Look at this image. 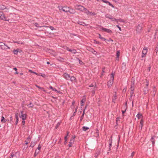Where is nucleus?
I'll use <instances>...</instances> for the list:
<instances>
[{
  "instance_id": "nucleus-1",
  "label": "nucleus",
  "mask_w": 158,
  "mask_h": 158,
  "mask_svg": "<svg viewBox=\"0 0 158 158\" xmlns=\"http://www.w3.org/2000/svg\"><path fill=\"white\" fill-rule=\"evenodd\" d=\"M80 11H81L86 13L87 15H89L91 16L95 15V14L94 13H92L90 12L86 8H85L82 6L80 5Z\"/></svg>"
},
{
  "instance_id": "nucleus-2",
  "label": "nucleus",
  "mask_w": 158,
  "mask_h": 158,
  "mask_svg": "<svg viewBox=\"0 0 158 158\" xmlns=\"http://www.w3.org/2000/svg\"><path fill=\"white\" fill-rule=\"evenodd\" d=\"M21 114L19 115L20 118L22 119V124L23 126V127H24V126L25 125V120L27 118V114H25L23 113V111H21Z\"/></svg>"
},
{
  "instance_id": "nucleus-3",
  "label": "nucleus",
  "mask_w": 158,
  "mask_h": 158,
  "mask_svg": "<svg viewBox=\"0 0 158 158\" xmlns=\"http://www.w3.org/2000/svg\"><path fill=\"white\" fill-rule=\"evenodd\" d=\"M0 48L2 50H6L7 49H10V48L5 44L0 42Z\"/></svg>"
},
{
  "instance_id": "nucleus-4",
  "label": "nucleus",
  "mask_w": 158,
  "mask_h": 158,
  "mask_svg": "<svg viewBox=\"0 0 158 158\" xmlns=\"http://www.w3.org/2000/svg\"><path fill=\"white\" fill-rule=\"evenodd\" d=\"M9 8L3 5H0V10H4L5 12H9Z\"/></svg>"
},
{
  "instance_id": "nucleus-5",
  "label": "nucleus",
  "mask_w": 158,
  "mask_h": 158,
  "mask_svg": "<svg viewBox=\"0 0 158 158\" xmlns=\"http://www.w3.org/2000/svg\"><path fill=\"white\" fill-rule=\"evenodd\" d=\"M0 19L2 20L9 21V19H7L6 17L5 16V15L2 12L0 11Z\"/></svg>"
},
{
  "instance_id": "nucleus-6",
  "label": "nucleus",
  "mask_w": 158,
  "mask_h": 158,
  "mask_svg": "<svg viewBox=\"0 0 158 158\" xmlns=\"http://www.w3.org/2000/svg\"><path fill=\"white\" fill-rule=\"evenodd\" d=\"M148 52V49L147 48L144 47L143 50L142 52V57H144L146 56V55Z\"/></svg>"
},
{
  "instance_id": "nucleus-7",
  "label": "nucleus",
  "mask_w": 158,
  "mask_h": 158,
  "mask_svg": "<svg viewBox=\"0 0 158 158\" xmlns=\"http://www.w3.org/2000/svg\"><path fill=\"white\" fill-rule=\"evenodd\" d=\"M59 9L60 10H62L63 11L66 12H68L69 11V8L67 6L60 7Z\"/></svg>"
},
{
  "instance_id": "nucleus-8",
  "label": "nucleus",
  "mask_w": 158,
  "mask_h": 158,
  "mask_svg": "<svg viewBox=\"0 0 158 158\" xmlns=\"http://www.w3.org/2000/svg\"><path fill=\"white\" fill-rule=\"evenodd\" d=\"M143 24L140 23L138 25L136 28V31L138 32H140L142 29Z\"/></svg>"
},
{
  "instance_id": "nucleus-9",
  "label": "nucleus",
  "mask_w": 158,
  "mask_h": 158,
  "mask_svg": "<svg viewBox=\"0 0 158 158\" xmlns=\"http://www.w3.org/2000/svg\"><path fill=\"white\" fill-rule=\"evenodd\" d=\"M75 138V136H72V138L70 140V142H69V144L68 145V146L69 147L72 146V145L74 141V138Z\"/></svg>"
},
{
  "instance_id": "nucleus-10",
  "label": "nucleus",
  "mask_w": 158,
  "mask_h": 158,
  "mask_svg": "<svg viewBox=\"0 0 158 158\" xmlns=\"http://www.w3.org/2000/svg\"><path fill=\"white\" fill-rule=\"evenodd\" d=\"M100 29L106 32L109 33H111L112 32V31L110 29L105 28L102 27H101Z\"/></svg>"
},
{
  "instance_id": "nucleus-11",
  "label": "nucleus",
  "mask_w": 158,
  "mask_h": 158,
  "mask_svg": "<svg viewBox=\"0 0 158 158\" xmlns=\"http://www.w3.org/2000/svg\"><path fill=\"white\" fill-rule=\"evenodd\" d=\"M64 77L66 79L69 80L70 77V76L69 74H68L67 73H65L63 74Z\"/></svg>"
},
{
  "instance_id": "nucleus-12",
  "label": "nucleus",
  "mask_w": 158,
  "mask_h": 158,
  "mask_svg": "<svg viewBox=\"0 0 158 158\" xmlns=\"http://www.w3.org/2000/svg\"><path fill=\"white\" fill-rule=\"evenodd\" d=\"M114 81L110 80L107 82V85L108 88H110L113 83Z\"/></svg>"
},
{
  "instance_id": "nucleus-13",
  "label": "nucleus",
  "mask_w": 158,
  "mask_h": 158,
  "mask_svg": "<svg viewBox=\"0 0 158 158\" xmlns=\"http://www.w3.org/2000/svg\"><path fill=\"white\" fill-rule=\"evenodd\" d=\"M86 98L85 96H84L83 97L81 101V106H83L84 105V103L86 101Z\"/></svg>"
},
{
  "instance_id": "nucleus-14",
  "label": "nucleus",
  "mask_w": 158,
  "mask_h": 158,
  "mask_svg": "<svg viewBox=\"0 0 158 158\" xmlns=\"http://www.w3.org/2000/svg\"><path fill=\"white\" fill-rule=\"evenodd\" d=\"M112 137H111L109 139V151H110L111 150V148L112 146Z\"/></svg>"
},
{
  "instance_id": "nucleus-15",
  "label": "nucleus",
  "mask_w": 158,
  "mask_h": 158,
  "mask_svg": "<svg viewBox=\"0 0 158 158\" xmlns=\"http://www.w3.org/2000/svg\"><path fill=\"white\" fill-rule=\"evenodd\" d=\"M34 25H35V27H48V26H40L39 24H38V23H34Z\"/></svg>"
},
{
  "instance_id": "nucleus-16",
  "label": "nucleus",
  "mask_w": 158,
  "mask_h": 158,
  "mask_svg": "<svg viewBox=\"0 0 158 158\" xmlns=\"http://www.w3.org/2000/svg\"><path fill=\"white\" fill-rule=\"evenodd\" d=\"M155 138V136H154L152 137V138L150 139V140L152 143V145L153 146L154 145V144L155 143V140H154V138Z\"/></svg>"
},
{
  "instance_id": "nucleus-17",
  "label": "nucleus",
  "mask_w": 158,
  "mask_h": 158,
  "mask_svg": "<svg viewBox=\"0 0 158 158\" xmlns=\"http://www.w3.org/2000/svg\"><path fill=\"white\" fill-rule=\"evenodd\" d=\"M96 87V85L95 84V86L94 88L92 89V93L93 95H94L95 93V90H96L95 88Z\"/></svg>"
},
{
  "instance_id": "nucleus-18",
  "label": "nucleus",
  "mask_w": 158,
  "mask_h": 158,
  "mask_svg": "<svg viewBox=\"0 0 158 158\" xmlns=\"http://www.w3.org/2000/svg\"><path fill=\"white\" fill-rule=\"evenodd\" d=\"M126 63H123L122 64V69L123 70H125L126 69Z\"/></svg>"
},
{
  "instance_id": "nucleus-19",
  "label": "nucleus",
  "mask_w": 158,
  "mask_h": 158,
  "mask_svg": "<svg viewBox=\"0 0 158 158\" xmlns=\"http://www.w3.org/2000/svg\"><path fill=\"white\" fill-rule=\"evenodd\" d=\"M2 119H1V122L2 123H5L6 122V120L4 117L3 116H2Z\"/></svg>"
},
{
  "instance_id": "nucleus-20",
  "label": "nucleus",
  "mask_w": 158,
  "mask_h": 158,
  "mask_svg": "<svg viewBox=\"0 0 158 158\" xmlns=\"http://www.w3.org/2000/svg\"><path fill=\"white\" fill-rule=\"evenodd\" d=\"M86 107H87V106H86L85 107V109L84 110V111H83V112L82 115H81V119H80V121L82 119H83V118L84 117V114H85V109H86Z\"/></svg>"
},
{
  "instance_id": "nucleus-21",
  "label": "nucleus",
  "mask_w": 158,
  "mask_h": 158,
  "mask_svg": "<svg viewBox=\"0 0 158 158\" xmlns=\"http://www.w3.org/2000/svg\"><path fill=\"white\" fill-rule=\"evenodd\" d=\"M71 81H76V78L73 76L70 77V80Z\"/></svg>"
},
{
  "instance_id": "nucleus-22",
  "label": "nucleus",
  "mask_w": 158,
  "mask_h": 158,
  "mask_svg": "<svg viewBox=\"0 0 158 158\" xmlns=\"http://www.w3.org/2000/svg\"><path fill=\"white\" fill-rule=\"evenodd\" d=\"M143 120L141 119L139 125V127L141 129H142L143 126Z\"/></svg>"
},
{
  "instance_id": "nucleus-23",
  "label": "nucleus",
  "mask_w": 158,
  "mask_h": 158,
  "mask_svg": "<svg viewBox=\"0 0 158 158\" xmlns=\"http://www.w3.org/2000/svg\"><path fill=\"white\" fill-rule=\"evenodd\" d=\"M19 49H14L13 51V52L14 53V54L15 55H17L18 53V52H19Z\"/></svg>"
},
{
  "instance_id": "nucleus-24",
  "label": "nucleus",
  "mask_w": 158,
  "mask_h": 158,
  "mask_svg": "<svg viewBox=\"0 0 158 158\" xmlns=\"http://www.w3.org/2000/svg\"><path fill=\"white\" fill-rule=\"evenodd\" d=\"M110 19H111L112 21L113 22H116L117 23L118 22V20L114 18L113 16H112Z\"/></svg>"
},
{
  "instance_id": "nucleus-25",
  "label": "nucleus",
  "mask_w": 158,
  "mask_h": 158,
  "mask_svg": "<svg viewBox=\"0 0 158 158\" xmlns=\"http://www.w3.org/2000/svg\"><path fill=\"white\" fill-rule=\"evenodd\" d=\"M93 49H94L93 48L90 47H87V50L89 51V52H92V51H93Z\"/></svg>"
},
{
  "instance_id": "nucleus-26",
  "label": "nucleus",
  "mask_w": 158,
  "mask_h": 158,
  "mask_svg": "<svg viewBox=\"0 0 158 158\" xmlns=\"http://www.w3.org/2000/svg\"><path fill=\"white\" fill-rule=\"evenodd\" d=\"M114 74L112 73L110 74V80L114 81Z\"/></svg>"
},
{
  "instance_id": "nucleus-27",
  "label": "nucleus",
  "mask_w": 158,
  "mask_h": 158,
  "mask_svg": "<svg viewBox=\"0 0 158 158\" xmlns=\"http://www.w3.org/2000/svg\"><path fill=\"white\" fill-rule=\"evenodd\" d=\"M112 16L111 15H108V14H106L105 15V17L107 18H108L109 19H110L111 18H112Z\"/></svg>"
},
{
  "instance_id": "nucleus-28",
  "label": "nucleus",
  "mask_w": 158,
  "mask_h": 158,
  "mask_svg": "<svg viewBox=\"0 0 158 158\" xmlns=\"http://www.w3.org/2000/svg\"><path fill=\"white\" fill-rule=\"evenodd\" d=\"M29 71L31 73H34L35 74H36V75H38V76H40V74H38V73H36L35 72H33V71L32 70H29Z\"/></svg>"
},
{
  "instance_id": "nucleus-29",
  "label": "nucleus",
  "mask_w": 158,
  "mask_h": 158,
  "mask_svg": "<svg viewBox=\"0 0 158 158\" xmlns=\"http://www.w3.org/2000/svg\"><path fill=\"white\" fill-rule=\"evenodd\" d=\"M89 129V128L87 127L84 126L82 127V130L85 131H87Z\"/></svg>"
},
{
  "instance_id": "nucleus-30",
  "label": "nucleus",
  "mask_w": 158,
  "mask_h": 158,
  "mask_svg": "<svg viewBox=\"0 0 158 158\" xmlns=\"http://www.w3.org/2000/svg\"><path fill=\"white\" fill-rule=\"evenodd\" d=\"M69 13H70L73 14V13H75V11L73 9H69Z\"/></svg>"
},
{
  "instance_id": "nucleus-31",
  "label": "nucleus",
  "mask_w": 158,
  "mask_h": 158,
  "mask_svg": "<svg viewBox=\"0 0 158 158\" xmlns=\"http://www.w3.org/2000/svg\"><path fill=\"white\" fill-rule=\"evenodd\" d=\"M142 114L138 113L136 115V117L138 119H139L142 116Z\"/></svg>"
},
{
  "instance_id": "nucleus-32",
  "label": "nucleus",
  "mask_w": 158,
  "mask_h": 158,
  "mask_svg": "<svg viewBox=\"0 0 158 158\" xmlns=\"http://www.w3.org/2000/svg\"><path fill=\"white\" fill-rule=\"evenodd\" d=\"M91 52L96 56H97L98 53L96 51H95L94 49H93V51H92Z\"/></svg>"
},
{
  "instance_id": "nucleus-33",
  "label": "nucleus",
  "mask_w": 158,
  "mask_h": 158,
  "mask_svg": "<svg viewBox=\"0 0 158 158\" xmlns=\"http://www.w3.org/2000/svg\"><path fill=\"white\" fill-rule=\"evenodd\" d=\"M60 123H61V122H58L56 124V127H55V128L56 129H57L58 128V127H59V126L60 125Z\"/></svg>"
},
{
  "instance_id": "nucleus-34",
  "label": "nucleus",
  "mask_w": 158,
  "mask_h": 158,
  "mask_svg": "<svg viewBox=\"0 0 158 158\" xmlns=\"http://www.w3.org/2000/svg\"><path fill=\"white\" fill-rule=\"evenodd\" d=\"M134 85L131 84V91H134Z\"/></svg>"
},
{
  "instance_id": "nucleus-35",
  "label": "nucleus",
  "mask_w": 158,
  "mask_h": 158,
  "mask_svg": "<svg viewBox=\"0 0 158 158\" xmlns=\"http://www.w3.org/2000/svg\"><path fill=\"white\" fill-rule=\"evenodd\" d=\"M154 51L156 54H157L158 52V44L156 46Z\"/></svg>"
},
{
  "instance_id": "nucleus-36",
  "label": "nucleus",
  "mask_w": 158,
  "mask_h": 158,
  "mask_svg": "<svg viewBox=\"0 0 158 158\" xmlns=\"http://www.w3.org/2000/svg\"><path fill=\"white\" fill-rule=\"evenodd\" d=\"M134 91H131V96L130 98V99L131 100L132 98V96L134 94Z\"/></svg>"
},
{
  "instance_id": "nucleus-37",
  "label": "nucleus",
  "mask_w": 158,
  "mask_h": 158,
  "mask_svg": "<svg viewBox=\"0 0 158 158\" xmlns=\"http://www.w3.org/2000/svg\"><path fill=\"white\" fill-rule=\"evenodd\" d=\"M120 52L119 51H118L116 52V56L118 58V60H119V56Z\"/></svg>"
},
{
  "instance_id": "nucleus-38",
  "label": "nucleus",
  "mask_w": 158,
  "mask_h": 158,
  "mask_svg": "<svg viewBox=\"0 0 158 158\" xmlns=\"http://www.w3.org/2000/svg\"><path fill=\"white\" fill-rule=\"evenodd\" d=\"M135 84V79L134 77H132L131 79V84L134 85Z\"/></svg>"
},
{
  "instance_id": "nucleus-39",
  "label": "nucleus",
  "mask_w": 158,
  "mask_h": 158,
  "mask_svg": "<svg viewBox=\"0 0 158 158\" xmlns=\"http://www.w3.org/2000/svg\"><path fill=\"white\" fill-rule=\"evenodd\" d=\"M16 43L18 44H24V43L23 42H22V41H17Z\"/></svg>"
},
{
  "instance_id": "nucleus-40",
  "label": "nucleus",
  "mask_w": 158,
  "mask_h": 158,
  "mask_svg": "<svg viewBox=\"0 0 158 158\" xmlns=\"http://www.w3.org/2000/svg\"><path fill=\"white\" fill-rule=\"evenodd\" d=\"M95 84L96 85L95 83L94 84V85L93 84H91L89 85V87H93L94 88L95 86Z\"/></svg>"
},
{
  "instance_id": "nucleus-41",
  "label": "nucleus",
  "mask_w": 158,
  "mask_h": 158,
  "mask_svg": "<svg viewBox=\"0 0 158 158\" xmlns=\"http://www.w3.org/2000/svg\"><path fill=\"white\" fill-rule=\"evenodd\" d=\"M50 88L52 89V90L53 91H57V90L55 89V88H53V87L52 86H50L49 87Z\"/></svg>"
},
{
  "instance_id": "nucleus-42",
  "label": "nucleus",
  "mask_w": 158,
  "mask_h": 158,
  "mask_svg": "<svg viewBox=\"0 0 158 158\" xmlns=\"http://www.w3.org/2000/svg\"><path fill=\"white\" fill-rule=\"evenodd\" d=\"M94 43H95L97 44H101V43L100 42H99L98 41H97L96 40H94Z\"/></svg>"
},
{
  "instance_id": "nucleus-43",
  "label": "nucleus",
  "mask_w": 158,
  "mask_h": 158,
  "mask_svg": "<svg viewBox=\"0 0 158 158\" xmlns=\"http://www.w3.org/2000/svg\"><path fill=\"white\" fill-rule=\"evenodd\" d=\"M36 87H37V88H38L42 90L43 91H44V88H42V87H41L40 86H38V85H36Z\"/></svg>"
},
{
  "instance_id": "nucleus-44",
  "label": "nucleus",
  "mask_w": 158,
  "mask_h": 158,
  "mask_svg": "<svg viewBox=\"0 0 158 158\" xmlns=\"http://www.w3.org/2000/svg\"><path fill=\"white\" fill-rule=\"evenodd\" d=\"M27 106H28L29 107H31L33 106V105L31 102H30L29 105H27Z\"/></svg>"
},
{
  "instance_id": "nucleus-45",
  "label": "nucleus",
  "mask_w": 158,
  "mask_h": 158,
  "mask_svg": "<svg viewBox=\"0 0 158 158\" xmlns=\"http://www.w3.org/2000/svg\"><path fill=\"white\" fill-rule=\"evenodd\" d=\"M39 74H40V76H42L44 78L46 77V76L44 74H42L40 73H39Z\"/></svg>"
},
{
  "instance_id": "nucleus-46",
  "label": "nucleus",
  "mask_w": 158,
  "mask_h": 158,
  "mask_svg": "<svg viewBox=\"0 0 158 158\" xmlns=\"http://www.w3.org/2000/svg\"><path fill=\"white\" fill-rule=\"evenodd\" d=\"M18 115H19V114L18 113L15 114V117L16 120H19Z\"/></svg>"
},
{
  "instance_id": "nucleus-47",
  "label": "nucleus",
  "mask_w": 158,
  "mask_h": 158,
  "mask_svg": "<svg viewBox=\"0 0 158 158\" xmlns=\"http://www.w3.org/2000/svg\"><path fill=\"white\" fill-rule=\"evenodd\" d=\"M16 156L13 153H12L10 155V157L9 158H13V157L15 156Z\"/></svg>"
},
{
  "instance_id": "nucleus-48",
  "label": "nucleus",
  "mask_w": 158,
  "mask_h": 158,
  "mask_svg": "<svg viewBox=\"0 0 158 158\" xmlns=\"http://www.w3.org/2000/svg\"><path fill=\"white\" fill-rule=\"evenodd\" d=\"M86 24L85 23H83L82 22H80V25H81L83 26H84Z\"/></svg>"
},
{
  "instance_id": "nucleus-49",
  "label": "nucleus",
  "mask_w": 158,
  "mask_h": 158,
  "mask_svg": "<svg viewBox=\"0 0 158 158\" xmlns=\"http://www.w3.org/2000/svg\"><path fill=\"white\" fill-rule=\"evenodd\" d=\"M117 20H118V22L119 21L120 22H123V23L124 22V21L122 19H117Z\"/></svg>"
},
{
  "instance_id": "nucleus-50",
  "label": "nucleus",
  "mask_w": 158,
  "mask_h": 158,
  "mask_svg": "<svg viewBox=\"0 0 158 158\" xmlns=\"http://www.w3.org/2000/svg\"><path fill=\"white\" fill-rule=\"evenodd\" d=\"M101 1H102L103 2L107 4L108 1L106 0H100Z\"/></svg>"
},
{
  "instance_id": "nucleus-51",
  "label": "nucleus",
  "mask_w": 158,
  "mask_h": 158,
  "mask_svg": "<svg viewBox=\"0 0 158 158\" xmlns=\"http://www.w3.org/2000/svg\"><path fill=\"white\" fill-rule=\"evenodd\" d=\"M108 4L109 6H111L112 7L114 8V6L109 1H108Z\"/></svg>"
},
{
  "instance_id": "nucleus-52",
  "label": "nucleus",
  "mask_w": 158,
  "mask_h": 158,
  "mask_svg": "<svg viewBox=\"0 0 158 158\" xmlns=\"http://www.w3.org/2000/svg\"><path fill=\"white\" fill-rule=\"evenodd\" d=\"M41 148V146L40 145V144H39L38 145V148H37V149L38 150H39L40 151V149Z\"/></svg>"
},
{
  "instance_id": "nucleus-53",
  "label": "nucleus",
  "mask_w": 158,
  "mask_h": 158,
  "mask_svg": "<svg viewBox=\"0 0 158 158\" xmlns=\"http://www.w3.org/2000/svg\"><path fill=\"white\" fill-rule=\"evenodd\" d=\"M52 53L54 56H55L56 55V52L53 51H52Z\"/></svg>"
},
{
  "instance_id": "nucleus-54",
  "label": "nucleus",
  "mask_w": 158,
  "mask_h": 158,
  "mask_svg": "<svg viewBox=\"0 0 158 158\" xmlns=\"http://www.w3.org/2000/svg\"><path fill=\"white\" fill-rule=\"evenodd\" d=\"M106 41L108 42H110V41L113 42V40L112 39H111V38H109V39H108V40L106 39Z\"/></svg>"
},
{
  "instance_id": "nucleus-55",
  "label": "nucleus",
  "mask_w": 158,
  "mask_h": 158,
  "mask_svg": "<svg viewBox=\"0 0 158 158\" xmlns=\"http://www.w3.org/2000/svg\"><path fill=\"white\" fill-rule=\"evenodd\" d=\"M101 40H102L103 41H106V39H105V38L102 37L101 39Z\"/></svg>"
},
{
  "instance_id": "nucleus-56",
  "label": "nucleus",
  "mask_w": 158,
  "mask_h": 158,
  "mask_svg": "<svg viewBox=\"0 0 158 158\" xmlns=\"http://www.w3.org/2000/svg\"><path fill=\"white\" fill-rule=\"evenodd\" d=\"M40 152V151L39 150H38L37 149H36L35 150V152L36 153V154H38L39 152Z\"/></svg>"
},
{
  "instance_id": "nucleus-57",
  "label": "nucleus",
  "mask_w": 158,
  "mask_h": 158,
  "mask_svg": "<svg viewBox=\"0 0 158 158\" xmlns=\"http://www.w3.org/2000/svg\"><path fill=\"white\" fill-rule=\"evenodd\" d=\"M134 152H132L131 154V156H130V158H132V157L134 156Z\"/></svg>"
},
{
  "instance_id": "nucleus-58",
  "label": "nucleus",
  "mask_w": 158,
  "mask_h": 158,
  "mask_svg": "<svg viewBox=\"0 0 158 158\" xmlns=\"http://www.w3.org/2000/svg\"><path fill=\"white\" fill-rule=\"evenodd\" d=\"M49 27L52 30H53L54 29V27H52V26H50V27Z\"/></svg>"
},
{
  "instance_id": "nucleus-59",
  "label": "nucleus",
  "mask_w": 158,
  "mask_h": 158,
  "mask_svg": "<svg viewBox=\"0 0 158 158\" xmlns=\"http://www.w3.org/2000/svg\"><path fill=\"white\" fill-rule=\"evenodd\" d=\"M116 27L119 29V30L121 31V28L118 25H116Z\"/></svg>"
},
{
  "instance_id": "nucleus-60",
  "label": "nucleus",
  "mask_w": 158,
  "mask_h": 158,
  "mask_svg": "<svg viewBox=\"0 0 158 158\" xmlns=\"http://www.w3.org/2000/svg\"><path fill=\"white\" fill-rule=\"evenodd\" d=\"M34 146V144H33V143H31L30 145V147H33Z\"/></svg>"
},
{
  "instance_id": "nucleus-61",
  "label": "nucleus",
  "mask_w": 158,
  "mask_h": 158,
  "mask_svg": "<svg viewBox=\"0 0 158 158\" xmlns=\"http://www.w3.org/2000/svg\"><path fill=\"white\" fill-rule=\"evenodd\" d=\"M99 38L101 39L102 37L101 35L100 34H98Z\"/></svg>"
},
{
  "instance_id": "nucleus-62",
  "label": "nucleus",
  "mask_w": 158,
  "mask_h": 158,
  "mask_svg": "<svg viewBox=\"0 0 158 158\" xmlns=\"http://www.w3.org/2000/svg\"><path fill=\"white\" fill-rule=\"evenodd\" d=\"M14 0L17 2H21L22 1V0Z\"/></svg>"
},
{
  "instance_id": "nucleus-63",
  "label": "nucleus",
  "mask_w": 158,
  "mask_h": 158,
  "mask_svg": "<svg viewBox=\"0 0 158 158\" xmlns=\"http://www.w3.org/2000/svg\"><path fill=\"white\" fill-rule=\"evenodd\" d=\"M61 139L60 138L59 140V141H58V143H61Z\"/></svg>"
},
{
  "instance_id": "nucleus-64",
  "label": "nucleus",
  "mask_w": 158,
  "mask_h": 158,
  "mask_svg": "<svg viewBox=\"0 0 158 158\" xmlns=\"http://www.w3.org/2000/svg\"><path fill=\"white\" fill-rule=\"evenodd\" d=\"M76 51L75 50L73 49L72 50V52L75 53H76Z\"/></svg>"
}]
</instances>
